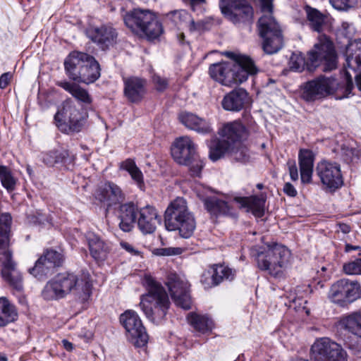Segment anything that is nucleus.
<instances>
[{
  "instance_id": "1",
  "label": "nucleus",
  "mask_w": 361,
  "mask_h": 361,
  "mask_svg": "<svg viewBox=\"0 0 361 361\" xmlns=\"http://www.w3.org/2000/svg\"><path fill=\"white\" fill-rule=\"evenodd\" d=\"M361 66V39L350 43L345 51V84L334 78L320 76L308 81L302 87L301 97L307 102L324 98L329 94L339 93V98L348 97L353 89L350 70L356 71Z\"/></svg>"
},
{
  "instance_id": "2",
  "label": "nucleus",
  "mask_w": 361,
  "mask_h": 361,
  "mask_svg": "<svg viewBox=\"0 0 361 361\" xmlns=\"http://www.w3.org/2000/svg\"><path fill=\"white\" fill-rule=\"evenodd\" d=\"M68 294H73L81 302L88 300L92 294L89 274H59L47 283L42 292L43 298L47 300L63 298Z\"/></svg>"
},
{
  "instance_id": "3",
  "label": "nucleus",
  "mask_w": 361,
  "mask_h": 361,
  "mask_svg": "<svg viewBox=\"0 0 361 361\" xmlns=\"http://www.w3.org/2000/svg\"><path fill=\"white\" fill-rule=\"evenodd\" d=\"M224 54L233 61L213 63L209 68V75L215 81L231 87L246 81L249 75L257 73V68L250 57L231 51Z\"/></svg>"
},
{
  "instance_id": "4",
  "label": "nucleus",
  "mask_w": 361,
  "mask_h": 361,
  "mask_svg": "<svg viewBox=\"0 0 361 361\" xmlns=\"http://www.w3.org/2000/svg\"><path fill=\"white\" fill-rule=\"evenodd\" d=\"M12 221L8 213L0 215V260L2 262L1 274L4 279L18 291L23 288L20 273L16 269L12 260V252L9 250V233Z\"/></svg>"
},
{
  "instance_id": "5",
  "label": "nucleus",
  "mask_w": 361,
  "mask_h": 361,
  "mask_svg": "<svg viewBox=\"0 0 361 361\" xmlns=\"http://www.w3.org/2000/svg\"><path fill=\"white\" fill-rule=\"evenodd\" d=\"M123 18L129 30L136 35L145 36L148 39H157L164 32L158 17L148 9L135 8L126 12Z\"/></svg>"
},
{
  "instance_id": "6",
  "label": "nucleus",
  "mask_w": 361,
  "mask_h": 361,
  "mask_svg": "<svg viewBox=\"0 0 361 361\" xmlns=\"http://www.w3.org/2000/svg\"><path fill=\"white\" fill-rule=\"evenodd\" d=\"M252 255L259 269L276 276L288 264L290 252L286 247L273 243L254 248Z\"/></svg>"
},
{
  "instance_id": "7",
  "label": "nucleus",
  "mask_w": 361,
  "mask_h": 361,
  "mask_svg": "<svg viewBox=\"0 0 361 361\" xmlns=\"http://www.w3.org/2000/svg\"><path fill=\"white\" fill-rule=\"evenodd\" d=\"M145 283L148 292L141 297V309L151 321L161 320L169 307L168 295L164 288L150 276L145 277Z\"/></svg>"
},
{
  "instance_id": "8",
  "label": "nucleus",
  "mask_w": 361,
  "mask_h": 361,
  "mask_svg": "<svg viewBox=\"0 0 361 361\" xmlns=\"http://www.w3.org/2000/svg\"><path fill=\"white\" fill-rule=\"evenodd\" d=\"M165 226L169 231H178L182 238H188L194 233L196 223L188 211L186 201L178 197L168 206L165 212Z\"/></svg>"
},
{
  "instance_id": "9",
  "label": "nucleus",
  "mask_w": 361,
  "mask_h": 361,
  "mask_svg": "<svg viewBox=\"0 0 361 361\" xmlns=\"http://www.w3.org/2000/svg\"><path fill=\"white\" fill-rule=\"evenodd\" d=\"M307 56V69L310 72L319 67L324 72L337 68V55L334 44L325 35L318 36L317 42L308 51Z\"/></svg>"
},
{
  "instance_id": "10",
  "label": "nucleus",
  "mask_w": 361,
  "mask_h": 361,
  "mask_svg": "<svg viewBox=\"0 0 361 361\" xmlns=\"http://www.w3.org/2000/svg\"><path fill=\"white\" fill-rule=\"evenodd\" d=\"M173 160L179 165L188 167L192 176H200L204 162L198 155L196 145L189 136L176 138L171 149Z\"/></svg>"
},
{
  "instance_id": "11",
  "label": "nucleus",
  "mask_w": 361,
  "mask_h": 361,
  "mask_svg": "<svg viewBox=\"0 0 361 361\" xmlns=\"http://www.w3.org/2000/svg\"><path fill=\"white\" fill-rule=\"evenodd\" d=\"M54 120L63 133L79 132L83 126L84 115L71 99H66L56 114Z\"/></svg>"
},
{
  "instance_id": "12",
  "label": "nucleus",
  "mask_w": 361,
  "mask_h": 361,
  "mask_svg": "<svg viewBox=\"0 0 361 361\" xmlns=\"http://www.w3.org/2000/svg\"><path fill=\"white\" fill-rule=\"evenodd\" d=\"M361 296V287L357 281L341 279L332 284L328 293L329 300L340 307H346Z\"/></svg>"
},
{
  "instance_id": "13",
  "label": "nucleus",
  "mask_w": 361,
  "mask_h": 361,
  "mask_svg": "<svg viewBox=\"0 0 361 361\" xmlns=\"http://www.w3.org/2000/svg\"><path fill=\"white\" fill-rule=\"evenodd\" d=\"M223 15L235 25L250 24L253 18V9L246 0H220Z\"/></svg>"
},
{
  "instance_id": "14",
  "label": "nucleus",
  "mask_w": 361,
  "mask_h": 361,
  "mask_svg": "<svg viewBox=\"0 0 361 361\" xmlns=\"http://www.w3.org/2000/svg\"><path fill=\"white\" fill-rule=\"evenodd\" d=\"M120 322L126 331L128 341L135 346L142 347L147 343L148 335L136 312L126 310L121 314Z\"/></svg>"
},
{
  "instance_id": "15",
  "label": "nucleus",
  "mask_w": 361,
  "mask_h": 361,
  "mask_svg": "<svg viewBox=\"0 0 361 361\" xmlns=\"http://www.w3.org/2000/svg\"><path fill=\"white\" fill-rule=\"evenodd\" d=\"M311 358L314 361H347V354L336 342L322 338L312 345Z\"/></svg>"
},
{
  "instance_id": "16",
  "label": "nucleus",
  "mask_w": 361,
  "mask_h": 361,
  "mask_svg": "<svg viewBox=\"0 0 361 361\" xmlns=\"http://www.w3.org/2000/svg\"><path fill=\"white\" fill-rule=\"evenodd\" d=\"M171 298L178 307L184 310L191 307V298L189 293V283L184 276L170 274L166 282Z\"/></svg>"
},
{
  "instance_id": "17",
  "label": "nucleus",
  "mask_w": 361,
  "mask_h": 361,
  "mask_svg": "<svg viewBox=\"0 0 361 361\" xmlns=\"http://www.w3.org/2000/svg\"><path fill=\"white\" fill-rule=\"evenodd\" d=\"M316 173L322 183L330 190H336L341 187L343 180L340 165L327 161L317 163Z\"/></svg>"
},
{
  "instance_id": "18",
  "label": "nucleus",
  "mask_w": 361,
  "mask_h": 361,
  "mask_svg": "<svg viewBox=\"0 0 361 361\" xmlns=\"http://www.w3.org/2000/svg\"><path fill=\"white\" fill-rule=\"evenodd\" d=\"M218 133L221 139L231 146L243 143L250 135L249 130L239 120L223 123Z\"/></svg>"
},
{
  "instance_id": "19",
  "label": "nucleus",
  "mask_w": 361,
  "mask_h": 361,
  "mask_svg": "<svg viewBox=\"0 0 361 361\" xmlns=\"http://www.w3.org/2000/svg\"><path fill=\"white\" fill-rule=\"evenodd\" d=\"M263 15L258 20L259 35L282 32L280 25L272 15L271 0H260Z\"/></svg>"
},
{
  "instance_id": "20",
  "label": "nucleus",
  "mask_w": 361,
  "mask_h": 361,
  "mask_svg": "<svg viewBox=\"0 0 361 361\" xmlns=\"http://www.w3.org/2000/svg\"><path fill=\"white\" fill-rule=\"evenodd\" d=\"M88 36L100 48L106 49L116 42L118 34L112 26L104 25L90 29Z\"/></svg>"
},
{
  "instance_id": "21",
  "label": "nucleus",
  "mask_w": 361,
  "mask_h": 361,
  "mask_svg": "<svg viewBox=\"0 0 361 361\" xmlns=\"http://www.w3.org/2000/svg\"><path fill=\"white\" fill-rule=\"evenodd\" d=\"M123 92L130 102L138 103L146 94V81L137 77L125 78Z\"/></svg>"
},
{
  "instance_id": "22",
  "label": "nucleus",
  "mask_w": 361,
  "mask_h": 361,
  "mask_svg": "<svg viewBox=\"0 0 361 361\" xmlns=\"http://www.w3.org/2000/svg\"><path fill=\"white\" fill-rule=\"evenodd\" d=\"M250 102L248 93L243 88L235 89L226 94L221 102L224 109L240 111Z\"/></svg>"
},
{
  "instance_id": "23",
  "label": "nucleus",
  "mask_w": 361,
  "mask_h": 361,
  "mask_svg": "<svg viewBox=\"0 0 361 361\" xmlns=\"http://www.w3.org/2000/svg\"><path fill=\"white\" fill-rule=\"evenodd\" d=\"M140 216L137 219V225L140 230L145 234L152 233L157 228V225L161 222V217L157 209L149 205L140 209Z\"/></svg>"
},
{
  "instance_id": "24",
  "label": "nucleus",
  "mask_w": 361,
  "mask_h": 361,
  "mask_svg": "<svg viewBox=\"0 0 361 361\" xmlns=\"http://www.w3.org/2000/svg\"><path fill=\"white\" fill-rule=\"evenodd\" d=\"M97 198L111 206L123 201L125 195L118 185L112 182H106L98 190Z\"/></svg>"
},
{
  "instance_id": "25",
  "label": "nucleus",
  "mask_w": 361,
  "mask_h": 361,
  "mask_svg": "<svg viewBox=\"0 0 361 361\" xmlns=\"http://www.w3.org/2000/svg\"><path fill=\"white\" fill-rule=\"evenodd\" d=\"M90 55L83 52L73 51L64 61V68L66 74L70 79L75 80L80 71L83 68L90 58Z\"/></svg>"
},
{
  "instance_id": "26",
  "label": "nucleus",
  "mask_w": 361,
  "mask_h": 361,
  "mask_svg": "<svg viewBox=\"0 0 361 361\" xmlns=\"http://www.w3.org/2000/svg\"><path fill=\"white\" fill-rule=\"evenodd\" d=\"M86 240L92 257L97 261H104L110 251L109 245L91 231L86 233Z\"/></svg>"
},
{
  "instance_id": "27",
  "label": "nucleus",
  "mask_w": 361,
  "mask_h": 361,
  "mask_svg": "<svg viewBox=\"0 0 361 361\" xmlns=\"http://www.w3.org/2000/svg\"><path fill=\"white\" fill-rule=\"evenodd\" d=\"M298 161L300 171V179L302 183L312 182L314 154L312 151L300 149L298 153Z\"/></svg>"
},
{
  "instance_id": "28",
  "label": "nucleus",
  "mask_w": 361,
  "mask_h": 361,
  "mask_svg": "<svg viewBox=\"0 0 361 361\" xmlns=\"http://www.w3.org/2000/svg\"><path fill=\"white\" fill-rule=\"evenodd\" d=\"M179 120L186 128L199 133L206 134L212 131L209 123L194 114L189 112L181 113L179 115Z\"/></svg>"
},
{
  "instance_id": "29",
  "label": "nucleus",
  "mask_w": 361,
  "mask_h": 361,
  "mask_svg": "<svg viewBox=\"0 0 361 361\" xmlns=\"http://www.w3.org/2000/svg\"><path fill=\"white\" fill-rule=\"evenodd\" d=\"M137 212V207L133 202L123 204L119 207V227L122 231L128 232L132 230L135 223Z\"/></svg>"
},
{
  "instance_id": "30",
  "label": "nucleus",
  "mask_w": 361,
  "mask_h": 361,
  "mask_svg": "<svg viewBox=\"0 0 361 361\" xmlns=\"http://www.w3.org/2000/svg\"><path fill=\"white\" fill-rule=\"evenodd\" d=\"M100 76V68L98 62L92 56L85 63L83 68L80 71L77 79V82L90 84L94 82Z\"/></svg>"
},
{
  "instance_id": "31",
  "label": "nucleus",
  "mask_w": 361,
  "mask_h": 361,
  "mask_svg": "<svg viewBox=\"0 0 361 361\" xmlns=\"http://www.w3.org/2000/svg\"><path fill=\"white\" fill-rule=\"evenodd\" d=\"M235 200L242 207H247L256 217H262L264 214L266 197L263 194L249 197H235Z\"/></svg>"
},
{
  "instance_id": "32",
  "label": "nucleus",
  "mask_w": 361,
  "mask_h": 361,
  "mask_svg": "<svg viewBox=\"0 0 361 361\" xmlns=\"http://www.w3.org/2000/svg\"><path fill=\"white\" fill-rule=\"evenodd\" d=\"M204 273L202 276L201 281L207 286H216L219 284L224 279L232 280L235 276V271L231 268L224 265H215L213 267V274H212V281L207 282L204 277L206 276Z\"/></svg>"
},
{
  "instance_id": "33",
  "label": "nucleus",
  "mask_w": 361,
  "mask_h": 361,
  "mask_svg": "<svg viewBox=\"0 0 361 361\" xmlns=\"http://www.w3.org/2000/svg\"><path fill=\"white\" fill-rule=\"evenodd\" d=\"M56 85L69 92L77 100L87 104L92 102V98L87 91L78 84L63 80L57 82Z\"/></svg>"
},
{
  "instance_id": "34",
  "label": "nucleus",
  "mask_w": 361,
  "mask_h": 361,
  "mask_svg": "<svg viewBox=\"0 0 361 361\" xmlns=\"http://www.w3.org/2000/svg\"><path fill=\"white\" fill-rule=\"evenodd\" d=\"M339 325L348 332L361 338V312H353L343 316Z\"/></svg>"
},
{
  "instance_id": "35",
  "label": "nucleus",
  "mask_w": 361,
  "mask_h": 361,
  "mask_svg": "<svg viewBox=\"0 0 361 361\" xmlns=\"http://www.w3.org/2000/svg\"><path fill=\"white\" fill-rule=\"evenodd\" d=\"M260 36L263 38L262 49L266 54H274L282 48L283 43L282 32Z\"/></svg>"
},
{
  "instance_id": "36",
  "label": "nucleus",
  "mask_w": 361,
  "mask_h": 361,
  "mask_svg": "<svg viewBox=\"0 0 361 361\" xmlns=\"http://www.w3.org/2000/svg\"><path fill=\"white\" fill-rule=\"evenodd\" d=\"M17 318L15 307L6 298H0V327L14 322Z\"/></svg>"
},
{
  "instance_id": "37",
  "label": "nucleus",
  "mask_w": 361,
  "mask_h": 361,
  "mask_svg": "<svg viewBox=\"0 0 361 361\" xmlns=\"http://www.w3.org/2000/svg\"><path fill=\"white\" fill-rule=\"evenodd\" d=\"M188 321L196 331L202 334L211 331L214 327L212 320L205 315L192 312L188 315Z\"/></svg>"
},
{
  "instance_id": "38",
  "label": "nucleus",
  "mask_w": 361,
  "mask_h": 361,
  "mask_svg": "<svg viewBox=\"0 0 361 361\" xmlns=\"http://www.w3.org/2000/svg\"><path fill=\"white\" fill-rule=\"evenodd\" d=\"M206 209L213 215H228L230 213V207L228 203L216 197H208L204 200Z\"/></svg>"
},
{
  "instance_id": "39",
  "label": "nucleus",
  "mask_w": 361,
  "mask_h": 361,
  "mask_svg": "<svg viewBox=\"0 0 361 361\" xmlns=\"http://www.w3.org/2000/svg\"><path fill=\"white\" fill-rule=\"evenodd\" d=\"M169 18L177 25L185 26L190 31L197 30V25L191 16L185 10H177L168 14Z\"/></svg>"
},
{
  "instance_id": "40",
  "label": "nucleus",
  "mask_w": 361,
  "mask_h": 361,
  "mask_svg": "<svg viewBox=\"0 0 361 361\" xmlns=\"http://www.w3.org/2000/svg\"><path fill=\"white\" fill-rule=\"evenodd\" d=\"M304 8L311 27L314 31L320 32L324 23V16L317 9L310 6H305Z\"/></svg>"
},
{
  "instance_id": "41",
  "label": "nucleus",
  "mask_w": 361,
  "mask_h": 361,
  "mask_svg": "<svg viewBox=\"0 0 361 361\" xmlns=\"http://www.w3.org/2000/svg\"><path fill=\"white\" fill-rule=\"evenodd\" d=\"M68 157V152L63 149H55L42 155L43 162L48 166H54L55 164L63 161Z\"/></svg>"
},
{
  "instance_id": "42",
  "label": "nucleus",
  "mask_w": 361,
  "mask_h": 361,
  "mask_svg": "<svg viewBox=\"0 0 361 361\" xmlns=\"http://www.w3.org/2000/svg\"><path fill=\"white\" fill-rule=\"evenodd\" d=\"M231 145L221 139L213 145L210 146L209 158L212 161H216L221 158L226 153L229 154Z\"/></svg>"
},
{
  "instance_id": "43",
  "label": "nucleus",
  "mask_w": 361,
  "mask_h": 361,
  "mask_svg": "<svg viewBox=\"0 0 361 361\" xmlns=\"http://www.w3.org/2000/svg\"><path fill=\"white\" fill-rule=\"evenodd\" d=\"M46 262L51 271L56 267H59L63 262V257L61 253L53 250H47L42 256L40 257Z\"/></svg>"
},
{
  "instance_id": "44",
  "label": "nucleus",
  "mask_w": 361,
  "mask_h": 361,
  "mask_svg": "<svg viewBox=\"0 0 361 361\" xmlns=\"http://www.w3.org/2000/svg\"><path fill=\"white\" fill-rule=\"evenodd\" d=\"M28 271L33 276L41 279L49 274L51 272V270L48 268L46 262L39 257L36 262L35 266L32 268H30Z\"/></svg>"
},
{
  "instance_id": "45",
  "label": "nucleus",
  "mask_w": 361,
  "mask_h": 361,
  "mask_svg": "<svg viewBox=\"0 0 361 361\" xmlns=\"http://www.w3.org/2000/svg\"><path fill=\"white\" fill-rule=\"evenodd\" d=\"M0 180L2 185L8 190L12 191L16 186V179L6 166H0Z\"/></svg>"
},
{
  "instance_id": "46",
  "label": "nucleus",
  "mask_w": 361,
  "mask_h": 361,
  "mask_svg": "<svg viewBox=\"0 0 361 361\" xmlns=\"http://www.w3.org/2000/svg\"><path fill=\"white\" fill-rule=\"evenodd\" d=\"M307 67V62L300 54H293L289 60L290 68L296 72H302L305 67Z\"/></svg>"
},
{
  "instance_id": "47",
  "label": "nucleus",
  "mask_w": 361,
  "mask_h": 361,
  "mask_svg": "<svg viewBox=\"0 0 361 361\" xmlns=\"http://www.w3.org/2000/svg\"><path fill=\"white\" fill-rule=\"evenodd\" d=\"M231 149L229 151L231 157L238 161H245L247 159V150L242 143L238 145H233L231 146Z\"/></svg>"
},
{
  "instance_id": "48",
  "label": "nucleus",
  "mask_w": 361,
  "mask_h": 361,
  "mask_svg": "<svg viewBox=\"0 0 361 361\" xmlns=\"http://www.w3.org/2000/svg\"><path fill=\"white\" fill-rule=\"evenodd\" d=\"M343 271L348 275L361 274V258L345 264Z\"/></svg>"
},
{
  "instance_id": "49",
  "label": "nucleus",
  "mask_w": 361,
  "mask_h": 361,
  "mask_svg": "<svg viewBox=\"0 0 361 361\" xmlns=\"http://www.w3.org/2000/svg\"><path fill=\"white\" fill-rule=\"evenodd\" d=\"M130 176L134 183L137 185V187L142 190H144V176L141 170L137 167L131 174H130Z\"/></svg>"
},
{
  "instance_id": "50",
  "label": "nucleus",
  "mask_w": 361,
  "mask_h": 361,
  "mask_svg": "<svg viewBox=\"0 0 361 361\" xmlns=\"http://www.w3.org/2000/svg\"><path fill=\"white\" fill-rule=\"evenodd\" d=\"M330 3L337 10H346L353 6L355 0H330Z\"/></svg>"
},
{
  "instance_id": "51",
  "label": "nucleus",
  "mask_w": 361,
  "mask_h": 361,
  "mask_svg": "<svg viewBox=\"0 0 361 361\" xmlns=\"http://www.w3.org/2000/svg\"><path fill=\"white\" fill-rule=\"evenodd\" d=\"M341 154L344 157V159L346 161H350L353 160L355 156H358L357 150L345 145H343L341 147Z\"/></svg>"
},
{
  "instance_id": "52",
  "label": "nucleus",
  "mask_w": 361,
  "mask_h": 361,
  "mask_svg": "<svg viewBox=\"0 0 361 361\" xmlns=\"http://www.w3.org/2000/svg\"><path fill=\"white\" fill-rule=\"evenodd\" d=\"M137 168L134 160L131 159H128L122 162H121L119 169L121 170H123L127 171L129 174H131L135 169Z\"/></svg>"
},
{
  "instance_id": "53",
  "label": "nucleus",
  "mask_w": 361,
  "mask_h": 361,
  "mask_svg": "<svg viewBox=\"0 0 361 361\" xmlns=\"http://www.w3.org/2000/svg\"><path fill=\"white\" fill-rule=\"evenodd\" d=\"M153 82L155 85L156 89L159 91H163L168 86L166 79L162 78L159 75H154Z\"/></svg>"
},
{
  "instance_id": "54",
  "label": "nucleus",
  "mask_w": 361,
  "mask_h": 361,
  "mask_svg": "<svg viewBox=\"0 0 361 361\" xmlns=\"http://www.w3.org/2000/svg\"><path fill=\"white\" fill-rule=\"evenodd\" d=\"M290 177L292 180L295 181L298 179V171L295 161H288Z\"/></svg>"
},
{
  "instance_id": "55",
  "label": "nucleus",
  "mask_w": 361,
  "mask_h": 361,
  "mask_svg": "<svg viewBox=\"0 0 361 361\" xmlns=\"http://www.w3.org/2000/svg\"><path fill=\"white\" fill-rule=\"evenodd\" d=\"M11 78L12 75L8 72L2 74L0 77V87L4 89L8 85Z\"/></svg>"
},
{
  "instance_id": "56",
  "label": "nucleus",
  "mask_w": 361,
  "mask_h": 361,
  "mask_svg": "<svg viewBox=\"0 0 361 361\" xmlns=\"http://www.w3.org/2000/svg\"><path fill=\"white\" fill-rule=\"evenodd\" d=\"M283 192L290 197H295L297 195V191L294 186L290 183H286L283 187Z\"/></svg>"
},
{
  "instance_id": "57",
  "label": "nucleus",
  "mask_w": 361,
  "mask_h": 361,
  "mask_svg": "<svg viewBox=\"0 0 361 361\" xmlns=\"http://www.w3.org/2000/svg\"><path fill=\"white\" fill-rule=\"evenodd\" d=\"M120 245L122 248L126 250L127 252H128L131 255H137L139 254V251H137L136 249H135L132 245H130V243H128L127 242L122 241L120 243Z\"/></svg>"
},
{
  "instance_id": "58",
  "label": "nucleus",
  "mask_w": 361,
  "mask_h": 361,
  "mask_svg": "<svg viewBox=\"0 0 361 361\" xmlns=\"http://www.w3.org/2000/svg\"><path fill=\"white\" fill-rule=\"evenodd\" d=\"M154 253L160 256H169L175 254L171 248H161L157 249Z\"/></svg>"
},
{
  "instance_id": "59",
  "label": "nucleus",
  "mask_w": 361,
  "mask_h": 361,
  "mask_svg": "<svg viewBox=\"0 0 361 361\" xmlns=\"http://www.w3.org/2000/svg\"><path fill=\"white\" fill-rule=\"evenodd\" d=\"M338 226V231H341L343 233H348L350 231V227L345 224H339Z\"/></svg>"
},
{
  "instance_id": "60",
  "label": "nucleus",
  "mask_w": 361,
  "mask_h": 361,
  "mask_svg": "<svg viewBox=\"0 0 361 361\" xmlns=\"http://www.w3.org/2000/svg\"><path fill=\"white\" fill-rule=\"evenodd\" d=\"M62 343L65 349H66L68 351L73 350V345L72 343L69 342L67 340H63Z\"/></svg>"
},
{
  "instance_id": "61",
  "label": "nucleus",
  "mask_w": 361,
  "mask_h": 361,
  "mask_svg": "<svg viewBox=\"0 0 361 361\" xmlns=\"http://www.w3.org/2000/svg\"><path fill=\"white\" fill-rule=\"evenodd\" d=\"M356 85L360 91H361V73L355 76Z\"/></svg>"
},
{
  "instance_id": "62",
  "label": "nucleus",
  "mask_w": 361,
  "mask_h": 361,
  "mask_svg": "<svg viewBox=\"0 0 361 361\" xmlns=\"http://www.w3.org/2000/svg\"><path fill=\"white\" fill-rule=\"evenodd\" d=\"M204 0H190V6L193 11L195 10V7L197 4L204 2Z\"/></svg>"
},
{
  "instance_id": "63",
  "label": "nucleus",
  "mask_w": 361,
  "mask_h": 361,
  "mask_svg": "<svg viewBox=\"0 0 361 361\" xmlns=\"http://www.w3.org/2000/svg\"><path fill=\"white\" fill-rule=\"evenodd\" d=\"M358 248H359V247L353 246V245H348V244H347L345 245V251L346 252H350V250H357Z\"/></svg>"
},
{
  "instance_id": "64",
  "label": "nucleus",
  "mask_w": 361,
  "mask_h": 361,
  "mask_svg": "<svg viewBox=\"0 0 361 361\" xmlns=\"http://www.w3.org/2000/svg\"><path fill=\"white\" fill-rule=\"evenodd\" d=\"M184 38H185V35L183 33H181L180 35H179V41L180 42L183 43V40H184Z\"/></svg>"
}]
</instances>
